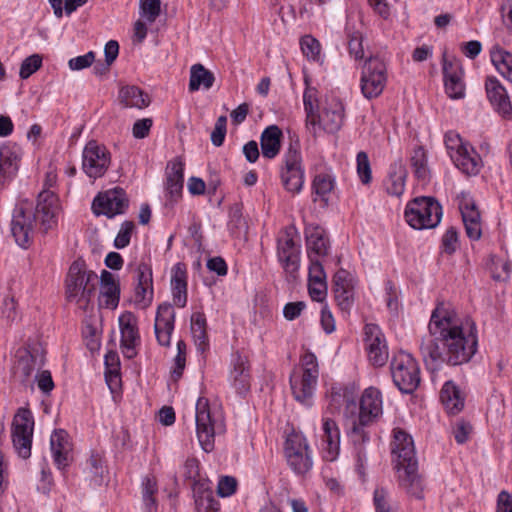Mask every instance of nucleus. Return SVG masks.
<instances>
[{
	"instance_id": "obj_1",
	"label": "nucleus",
	"mask_w": 512,
	"mask_h": 512,
	"mask_svg": "<svg viewBox=\"0 0 512 512\" xmlns=\"http://www.w3.org/2000/svg\"><path fill=\"white\" fill-rule=\"evenodd\" d=\"M477 345L476 324L466 334L456 313L444 303H438L430 317L428 334L420 345L427 368L435 371L445 363L453 366L466 363L476 353Z\"/></svg>"
},
{
	"instance_id": "obj_2",
	"label": "nucleus",
	"mask_w": 512,
	"mask_h": 512,
	"mask_svg": "<svg viewBox=\"0 0 512 512\" xmlns=\"http://www.w3.org/2000/svg\"><path fill=\"white\" fill-rule=\"evenodd\" d=\"M58 213V197L47 188L39 193L35 210L28 203L17 205L11 221V233L16 243L22 248H27L32 241L36 222L38 221L43 231L47 232L56 225Z\"/></svg>"
},
{
	"instance_id": "obj_3",
	"label": "nucleus",
	"mask_w": 512,
	"mask_h": 512,
	"mask_svg": "<svg viewBox=\"0 0 512 512\" xmlns=\"http://www.w3.org/2000/svg\"><path fill=\"white\" fill-rule=\"evenodd\" d=\"M391 452L399 473L400 485L416 498H422V480L418 474V462L412 436L402 428L393 429Z\"/></svg>"
},
{
	"instance_id": "obj_4",
	"label": "nucleus",
	"mask_w": 512,
	"mask_h": 512,
	"mask_svg": "<svg viewBox=\"0 0 512 512\" xmlns=\"http://www.w3.org/2000/svg\"><path fill=\"white\" fill-rule=\"evenodd\" d=\"M98 276L94 271L87 270L83 261H74L66 279V296L79 308L86 310L96 291Z\"/></svg>"
},
{
	"instance_id": "obj_5",
	"label": "nucleus",
	"mask_w": 512,
	"mask_h": 512,
	"mask_svg": "<svg viewBox=\"0 0 512 512\" xmlns=\"http://www.w3.org/2000/svg\"><path fill=\"white\" fill-rule=\"evenodd\" d=\"M318 377L317 358L312 352H306L301 357L300 367L290 375V387L296 401L307 407L312 405Z\"/></svg>"
},
{
	"instance_id": "obj_6",
	"label": "nucleus",
	"mask_w": 512,
	"mask_h": 512,
	"mask_svg": "<svg viewBox=\"0 0 512 512\" xmlns=\"http://www.w3.org/2000/svg\"><path fill=\"white\" fill-rule=\"evenodd\" d=\"M195 421L199 443L204 451L210 452L215 434L224 431L223 417L219 411L211 409L208 399L200 397L196 403Z\"/></svg>"
},
{
	"instance_id": "obj_7",
	"label": "nucleus",
	"mask_w": 512,
	"mask_h": 512,
	"mask_svg": "<svg viewBox=\"0 0 512 512\" xmlns=\"http://www.w3.org/2000/svg\"><path fill=\"white\" fill-rule=\"evenodd\" d=\"M442 207L433 197L421 196L409 201L405 219L414 229L435 228L441 221Z\"/></svg>"
},
{
	"instance_id": "obj_8",
	"label": "nucleus",
	"mask_w": 512,
	"mask_h": 512,
	"mask_svg": "<svg viewBox=\"0 0 512 512\" xmlns=\"http://www.w3.org/2000/svg\"><path fill=\"white\" fill-rule=\"evenodd\" d=\"M387 65L379 56H369L362 67L360 87L366 99L380 96L387 84Z\"/></svg>"
},
{
	"instance_id": "obj_9",
	"label": "nucleus",
	"mask_w": 512,
	"mask_h": 512,
	"mask_svg": "<svg viewBox=\"0 0 512 512\" xmlns=\"http://www.w3.org/2000/svg\"><path fill=\"white\" fill-rule=\"evenodd\" d=\"M447 152L455 164L467 176L478 175L480 168L477 153L473 147L463 143L460 135L455 131H448L444 136Z\"/></svg>"
},
{
	"instance_id": "obj_10",
	"label": "nucleus",
	"mask_w": 512,
	"mask_h": 512,
	"mask_svg": "<svg viewBox=\"0 0 512 512\" xmlns=\"http://www.w3.org/2000/svg\"><path fill=\"white\" fill-rule=\"evenodd\" d=\"M391 373L394 384L402 393H413L420 384L418 363L408 353L400 352L392 359Z\"/></svg>"
},
{
	"instance_id": "obj_11",
	"label": "nucleus",
	"mask_w": 512,
	"mask_h": 512,
	"mask_svg": "<svg viewBox=\"0 0 512 512\" xmlns=\"http://www.w3.org/2000/svg\"><path fill=\"white\" fill-rule=\"evenodd\" d=\"M280 178L287 192L298 194L302 190L304 184V169L298 143H291L284 153Z\"/></svg>"
},
{
	"instance_id": "obj_12",
	"label": "nucleus",
	"mask_w": 512,
	"mask_h": 512,
	"mask_svg": "<svg viewBox=\"0 0 512 512\" xmlns=\"http://www.w3.org/2000/svg\"><path fill=\"white\" fill-rule=\"evenodd\" d=\"M34 418L29 409L19 408L13 417L11 437L18 455L27 459L31 455Z\"/></svg>"
},
{
	"instance_id": "obj_13",
	"label": "nucleus",
	"mask_w": 512,
	"mask_h": 512,
	"mask_svg": "<svg viewBox=\"0 0 512 512\" xmlns=\"http://www.w3.org/2000/svg\"><path fill=\"white\" fill-rule=\"evenodd\" d=\"M299 235L294 226L282 230L277 239V256L284 271L295 278L300 267V246L296 243Z\"/></svg>"
},
{
	"instance_id": "obj_14",
	"label": "nucleus",
	"mask_w": 512,
	"mask_h": 512,
	"mask_svg": "<svg viewBox=\"0 0 512 512\" xmlns=\"http://www.w3.org/2000/svg\"><path fill=\"white\" fill-rule=\"evenodd\" d=\"M284 450L287 463L296 474L303 475L312 468L311 451L307 439L301 433H290Z\"/></svg>"
},
{
	"instance_id": "obj_15",
	"label": "nucleus",
	"mask_w": 512,
	"mask_h": 512,
	"mask_svg": "<svg viewBox=\"0 0 512 512\" xmlns=\"http://www.w3.org/2000/svg\"><path fill=\"white\" fill-rule=\"evenodd\" d=\"M111 162V155L108 149L95 140L89 141L82 153V169L90 178L102 177Z\"/></svg>"
},
{
	"instance_id": "obj_16",
	"label": "nucleus",
	"mask_w": 512,
	"mask_h": 512,
	"mask_svg": "<svg viewBox=\"0 0 512 512\" xmlns=\"http://www.w3.org/2000/svg\"><path fill=\"white\" fill-rule=\"evenodd\" d=\"M92 207L95 214H103L112 218L125 212L128 207V199L125 191L117 187L98 194Z\"/></svg>"
},
{
	"instance_id": "obj_17",
	"label": "nucleus",
	"mask_w": 512,
	"mask_h": 512,
	"mask_svg": "<svg viewBox=\"0 0 512 512\" xmlns=\"http://www.w3.org/2000/svg\"><path fill=\"white\" fill-rule=\"evenodd\" d=\"M317 132L321 129L328 133L337 132L344 122V106L339 98L326 96L318 112Z\"/></svg>"
},
{
	"instance_id": "obj_18",
	"label": "nucleus",
	"mask_w": 512,
	"mask_h": 512,
	"mask_svg": "<svg viewBox=\"0 0 512 512\" xmlns=\"http://www.w3.org/2000/svg\"><path fill=\"white\" fill-rule=\"evenodd\" d=\"M458 206L462 216L465 232L471 241L480 239V210L476 200L469 192L458 195Z\"/></svg>"
},
{
	"instance_id": "obj_19",
	"label": "nucleus",
	"mask_w": 512,
	"mask_h": 512,
	"mask_svg": "<svg viewBox=\"0 0 512 512\" xmlns=\"http://www.w3.org/2000/svg\"><path fill=\"white\" fill-rule=\"evenodd\" d=\"M366 349L369 361L381 367L386 364L389 354L386 339L380 327L376 324H366L364 328Z\"/></svg>"
},
{
	"instance_id": "obj_20",
	"label": "nucleus",
	"mask_w": 512,
	"mask_h": 512,
	"mask_svg": "<svg viewBox=\"0 0 512 512\" xmlns=\"http://www.w3.org/2000/svg\"><path fill=\"white\" fill-rule=\"evenodd\" d=\"M443 76L447 95L452 99H460L464 96L465 86L462 81L463 71L460 60L449 57L443 53Z\"/></svg>"
},
{
	"instance_id": "obj_21",
	"label": "nucleus",
	"mask_w": 512,
	"mask_h": 512,
	"mask_svg": "<svg viewBox=\"0 0 512 512\" xmlns=\"http://www.w3.org/2000/svg\"><path fill=\"white\" fill-rule=\"evenodd\" d=\"M229 381L239 395H245L250 390L249 360L246 355L239 351L232 354Z\"/></svg>"
},
{
	"instance_id": "obj_22",
	"label": "nucleus",
	"mask_w": 512,
	"mask_h": 512,
	"mask_svg": "<svg viewBox=\"0 0 512 512\" xmlns=\"http://www.w3.org/2000/svg\"><path fill=\"white\" fill-rule=\"evenodd\" d=\"M487 98L494 110L505 119L512 118V106L504 86L495 77H487L485 81Z\"/></svg>"
},
{
	"instance_id": "obj_23",
	"label": "nucleus",
	"mask_w": 512,
	"mask_h": 512,
	"mask_svg": "<svg viewBox=\"0 0 512 512\" xmlns=\"http://www.w3.org/2000/svg\"><path fill=\"white\" fill-rule=\"evenodd\" d=\"M175 311L171 304L163 303L158 306L154 330L157 341L162 346H170L171 334L174 330Z\"/></svg>"
},
{
	"instance_id": "obj_24",
	"label": "nucleus",
	"mask_w": 512,
	"mask_h": 512,
	"mask_svg": "<svg viewBox=\"0 0 512 512\" xmlns=\"http://www.w3.org/2000/svg\"><path fill=\"white\" fill-rule=\"evenodd\" d=\"M359 410L357 419L364 424H372L382 415L381 392L374 387L365 389L360 400Z\"/></svg>"
},
{
	"instance_id": "obj_25",
	"label": "nucleus",
	"mask_w": 512,
	"mask_h": 512,
	"mask_svg": "<svg viewBox=\"0 0 512 512\" xmlns=\"http://www.w3.org/2000/svg\"><path fill=\"white\" fill-rule=\"evenodd\" d=\"M321 453L324 460L332 462L337 459L340 451V431L336 422L324 418L322 423Z\"/></svg>"
},
{
	"instance_id": "obj_26",
	"label": "nucleus",
	"mask_w": 512,
	"mask_h": 512,
	"mask_svg": "<svg viewBox=\"0 0 512 512\" xmlns=\"http://www.w3.org/2000/svg\"><path fill=\"white\" fill-rule=\"evenodd\" d=\"M136 286L134 291V303L144 309L153 299L152 271L146 263H140L136 269Z\"/></svg>"
},
{
	"instance_id": "obj_27",
	"label": "nucleus",
	"mask_w": 512,
	"mask_h": 512,
	"mask_svg": "<svg viewBox=\"0 0 512 512\" xmlns=\"http://www.w3.org/2000/svg\"><path fill=\"white\" fill-rule=\"evenodd\" d=\"M21 149L16 144H6L0 147V182L11 180L19 169Z\"/></svg>"
},
{
	"instance_id": "obj_28",
	"label": "nucleus",
	"mask_w": 512,
	"mask_h": 512,
	"mask_svg": "<svg viewBox=\"0 0 512 512\" xmlns=\"http://www.w3.org/2000/svg\"><path fill=\"white\" fill-rule=\"evenodd\" d=\"M51 453L58 469H64L69 465L71 443L66 431L55 430L50 437Z\"/></svg>"
},
{
	"instance_id": "obj_29",
	"label": "nucleus",
	"mask_w": 512,
	"mask_h": 512,
	"mask_svg": "<svg viewBox=\"0 0 512 512\" xmlns=\"http://www.w3.org/2000/svg\"><path fill=\"white\" fill-rule=\"evenodd\" d=\"M184 182V163L181 159H173L167 166L166 191L171 203L181 197Z\"/></svg>"
},
{
	"instance_id": "obj_30",
	"label": "nucleus",
	"mask_w": 512,
	"mask_h": 512,
	"mask_svg": "<svg viewBox=\"0 0 512 512\" xmlns=\"http://www.w3.org/2000/svg\"><path fill=\"white\" fill-rule=\"evenodd\" d=\"M120 287L112 273L102 270L100 276V305L115 309L119 304Z\"/></svg>"
},
{
	"instance_id": "obj_31",
	"label": "nucleus",
	"mask_w": 512,
	"mask_h": 512,
	"mask_svg": "<svg viewBox=\"0 0 512 512\" xmlns=\"http://www.w3.org/2000/svg\"><path fill=\"white\" fill-rule=\"evenodd\" d=\"M306 242L308 258L314 256L318 259L328 254L329 241L324 230L319 226H310L306 229Z\"/></svg>"
},
{
	"instance_id": "obj_32",
	"label": "nucleus",
	"mask_w": 512,
	"mask_h": 512,
	"mask_svg": "<svg viewBox=\"0 0 512 512\" xmlns=\"http://www.w3.org/2000/svg\"><path fill=\"white\" fill-rule=\"evenodd\" d=\"M406 177L407 171L402 161L393 163L383 183L386 192L391 196L400 197L405 190Z\"/></svg>"
},
{
	"instance_id": "obj_33",
	"label": "nucleus",
	"mask_w": 512,
	"mask_h": 512,
	"mask_svg": "<svg viewBox=\"0 0 512 512\" xmlns=\"http://www.w3.org/2000/svg\"><path fill=\"white\" fill-rule=\"evenodd\" d=\"M171 286L174 304L178 307H185L187 303V272L181 263H177L172 269Z\"/></svg>"
},
{
	"instance_id": "obj_34",
	"label": "nucleus",
	"mask_w": 512,
	"mask_h": 512,
	"mask_svg": "<svg viewBox=\"0 0 512 512\" xmlns=\"http://www.w3.org/2000/svg\"><path fill=\"white\" fill-rule=\"evenodd\" d=\"M283 134L276 125L268 126L261 134L260 145L263 157L267 159L275 158L280 152L281 138Z\"/></svg>"
},
{
	"instance_id": "obj_35",
	"label": "nucleus",
	"mask_w": 512,
	"mask_h": 512,
	"mask_svg": "<svg viewBox=\"0 0 512 512\" xmlns=\"http://www.w3.org/2000/svg\"><path fill=\"white\" fill-rule=\"evenodd\" d=\"M409 163L418 181L427 183L430 180L431 171L428 165V153L424 147L416 146L412 149Z\"/></svg>"
},
{
	"instance_id": "obj_36",
	"label": "nucleus",
	"mask_w": 512,
	"mask_h": 512,
	"mask_svg": "<svg viewBox=\"0 0 512 512\" xmlns=\"http://www.w3.org/2000/svg\"><path fill=\"white\" fill-rule=\"evenodd\" d=\"M440 400L448 414H458L464 407V398L452 381H447L441 391Z\"/></svg>"
},
{
	"instance_id": "obj_37",
	"label": "nucleus",
	"mask_w": 512,
	"mask_h": 512,
	"mask_svg": "<svg viewBox=\"0 0 512 512\" xmlns=\"http://www.w3.org/2000/svg\"><path fill=\"white\" fill-rule=\"evenodd\" d=\"M119 101L125 108L143 109L149 106L150 98L137 86H124L119 91Z\"/></svg>"
},
{
	"instance_id": "obj_38",
	"label": "nucleus",
	"mask_w": 512,
	"mask_h": 512,
	"mask_svg": "<svg viewBox=\"0 0 512 512\" xmlns=\"http://www.w3.org/2000/svg\"><path fill=\"white\" fill-rule=\"evenodd\" d=\"M369 425L370 424H364L360 419L355 418L348 426L347 435L355 447L356 455L359 461L365 457L364 445L370 439L369 433L366 430Z\"/></svg>"
},
{
	"instance_id": "obj_39",
	"label": "nucleus",
	"mask_w": 512,
	"mask_h": 512,
	"mask_svg": "<svg viewBox=\"0 0 512 512\" xmlns=\"http://www.w3.org/2000/svg\"><path fill=\"white\" fill-rule=\"evenodd\" d=\"M317 91L314 88L306 87L303 94V104L306 113V128L314 136L317 135L318 105L316 98Z\"/></svg>"
},
{
	"instance_id": "obj_40",
	"label": "nucleus",
	"mask_w": 512,
	"mask_h": 512,
	"mask_svg": "<svg viewBox=\"0 0 512 512\" xmlns=\"http://www.w3.org/2000/svg\"><path fill=\"white\" fill-rule=\"evenodd\" d=\"M121 343L139 344L140 335L137 326V318L132 312H125L119 317Z\"/></svg>"
},
{
	"instance_id": "obj_41",
	"label": "nucleus",
	"mask_w": 512,
	"mask_h": 512,
	"mask_svg": "<svg viewBox=\"0 0 512 512\" xmlns=\"http://www.w3.org/2000/svg\"><path fill=\"white\" fill-rule=\"evenodd\" d=\"M191 333L197 349L204 352L209 347L206 332V317L202 312H196L191 316Z\"/></svg>"
},
{
	"instance_id": "obj_42",
	"label": "nucleus",
	"mask_w": 512,
	"mask_h": 512,
	"mask_svg": "<svg viewBox=\"0 0 512 512\" xmlns=\"http://www.w3.org/2000/svg\"><path fill=\"white\" fill-rule=\"evenodd\" d=\"M335 186V177L330 171H322L315 175L312 183L313 191L327 204L328 198Z\"/></svg>"
},
{
	"instance_id": "obj_43",
	"label": "nucleus",
	"mask_w": 512,
	"mask_h": 512,
	"mask_svg": "<svg viewBox=\"0 0 512 512\" xmlns=\"http://www.w3.org/2000/svg\"><path fill=\"white\" fill-rule=\"evenodd\" d=\"M214 75L212 72L207 70L202 64H195L191 67L189 90L197 91L203 86L205 89H209L213 86Z\"/></svg>"
},
{
	"instance_id": "obj_44",
	"label": "nucleus",
	"mask_w": 512,
	"mask_h": 512,
	"mask_svg": "<svg viewBox=\"0 0 512 512\" xmlns=\"http://www.w3.org/2000/svg\"><path fill=\"white\" fill-rule=\"evenodd\" d=\"M487 270L493 280L505 282L510 276V262L495 255H492L487 262Z\"/></svg>"
},
{
	"instance_id": "obj_45",
	"label": "nucleus",
	"mask_w": 512,
	"mask_h": 512,
	"mask_svg": "<svg viewBox=\"0 0 512 512\" xmlns=\"http://www.w3.org/2000/svg\"><path fill=\"white\" fill-rule=\"evenodd\" d=\"M193 495L196 507L216 500L211 489V482L205 478H198L194 480Z\"/></svg>"
},
{
	"instance_id": "obj_46",
	"label": "nucleus",
	"mask_w": 512,
	"mask_h": 512,
	"mask_svg": "<svg viewBox=\"0 0 512 512\" xmlns=\"http://www.w3.org/2000/svg\"><path fill=\"white\" fill-rule=\"evenodd\" d=\"M346 35L348 38V51L355 61H362L364 59L363 37L361 32L350 27L349 23L346 26Z\"/></svg>"
},
{
	"instance_id": "obj_47",
	"label": "nucleus",
	"mask_w": 512,
	"mask_h": 512,
	"mask_svg": "<svg viewBox=\"0 0 512 512\" xmlns=\"http://www.w3.org/2000/svg\"><path fill=\"white\" fill-rule=\"evenodd\" d=\"M87 468L91 474V482L96 486L102 485L107 474V468L102 457L98 454H92L87 461Z\"/></svg>"
},
{
	"instance_id": "obj_48",
	"label": "nucleus",
	"mask_w": 512,
	"mask_h": 512,
	"mask_svg": "<svg viewBox=\"0 0 512 512\" xmlns=\"http://www.w3.org/2000/svg\"><path fill=\"white\" fill-rule=\"evenodd\" d=\"M157 492L154 480L146 477L142 483V497L148 512L156 511L155 493Z\"/></svg>"
},
{
	"instance_id": "obj_49",
	"label": "nucleus",
	"mask_w": 512,
	"mask_h": 512,
	"mask_svg": "<svg viewBox=\"0 0 512 512\" xmlns=\"http://www.w3.org/2000/svg\"><path fill=\"white\" fill-rule=\"evenodd\" d=\"M303 54L310 60H318L320 56L321 45L317 39L311 35H305L300 41Z\"/></svg>"
},
{
	"instance_id": "obj_50",
	"label": "nucleus",
	"mask_w": 512,
	"mask_h": 512,
	"mask_svg": "<svg viewBox=\"0 0 512 512\" xmlns=\"http://www.w3.org/2000/svg\"><path fill=\"white\" fill-rule=\"evenodd\" d=\"M161 11L160 0H141L140 1V13L150 23H153L159 16Z\"/></svg>"
},
{
	"instance_id": "obj_51",
	"label": "nucleus",
	"mask_w": 512,
	"mask_h": 512,
	"mask_svg": "<svg viewBox=\"0 0 512 512\" xmlns=\"http://www.w3.org/2000/svg\"><path fill=\"white\" fill-rule=\"evenodd\" d=\"M357 173L363 184L370 183L372 179L371 166L366 152L360 151L357 154Z\"/></svg>"
},
{
	"instance_id": "obj_52",
	"label": "nucleus",
	"mask_w": 512,
	"mask_h": 512,
	"mask_svg": "<svg viewBox=\"0 0 512 512\" xmlns=\"http://www.w3.org/2000/svg\"><path fill=\"white\" fill-rule=\"evenodd\" d=\"M308 269V283L327 282L326 273L320 259L310 255Z\"/></svg>"
},
{
	"instance_id": "obj_53",
	"label": "nucleus",
	"mask_w": 512,
	"mask_h": 512,
	"mask_svg": "<svg viewBox=\"0 0 512 512\" xmlns=\"http://www.w3.org/2000/svg\"><path fill=\"white\" fill-rule=\"evenodd\" d=\"M333 287L339 290H354L355 280L353 275L345 269H339L333 277Z\"/></svg>"
},
{
	"instance_id": "obj_54",
	"label": "nucleus",
	"mask_w": 512,
	"mask_h": 512,
	"mask_svg": "<svg viewBox=\"0 0 512 512\" xmlns=\"http://www.w3.org/2000/svg\"><path fill=\"white\" fill-rule=\"evenodd\" d=\"M42 65V58L38 54H33L27 57L20 66L19 76L22 79L29 78L35 73Z\"/></svg>"
},
{
	"instance_id": "obj_55",
	"label": "nucleus",
	"mask_w": 512,
	"mask_h": 512,
	"mask_svg": "<svg viewBox=\"0 0 512 512\" xmlns=\"http://www.w3.org/2000/svg\"><path fill=\"white\" fill-rule=\"evenodd\" d=\"M490 59L492 64L500 73L506 64L512 59V54L496 45L490 50Z\"/></svg>"
},
{
	"instance_id": "obj_56",
	"label": "nucleus",
	"mask_w": 512,
	"mask_h": 512,
	"mask_svg": "<svg viewBox=\"0 0 512 512\" xmlns=\"http://www.w3.org/2000/svg\"><path fill=\"white\" fill-rule=\"evenodd\" d=\"M441 246L443 252L453 254L458 248V232L455 227L448 228L442 236Z\"/></svg>"
},
{
	"instance_id": "obj_57",
	"label": "nucleus",
	"mask_w": 512,
	"mask_h": 512,
	"mask_svg": "<svg viewBox=\"0 0 512 512\" xmlns=\"http://www.w3.org/2000/svg\"><path fill=\"white\" fill-rule=\"evenodd\" d=\"M227 131V117L222 115L216 120L214 129L211 133V142L214 146L220 147L226 136Z\"/></svg>"
},
{
	"instance_id": "obj_58",
	"label": "nucleus",
	"mask_w": 512,
	"mask_h": 512,
	"mask_svg": "<svg viewBox=\"0 0 512 512\" xmlns=\"http://www.w3.org/2000/svg\"><path fill=\"white\" fill-rule=\"evenodd\" d=\"M134 229V223L131 221H125L122 223L120 230L114 240V246L118 249L125 248L129 245L131 234Z\"/></svg>"
},
{
	"instance_id": "obj_59",
	"label": "nucleus",
	"mask_w": 512,
	"mask_h": 512,
	"mask_svg": "<svg viewBox=\"0 0 512 512\" xmlns=\"http://www.w3.org/2000/svg\"><path fill=\"white\" fill-rule=\"evenodd\" d=\"M237 480L232 476H222L217 485V494L220 497H229L236 492Z\"/></svg>"
},
{
	"instance_id": "obj_60",
	"label": "nucleus",
	"mask_w": 512,
	"mask_h": 512,
	"mask_svg": "<svg viewBox=\"0 0 512 512\" xmlns=\"http://www.w3.org/2000/svg\"><path fill=\"white\" fill-rule=\"evenodd\" d=\"M472 432V426L469 422L461 419L455 423L453 434L458 444L465 443Z\"/></svg>"
},
{
	"instance_id": "obj_61",
	"label": "nucleus",
	"mask_w": 512,
	"mask_h": 512,
	"mask_svg": "<svg viewBox=\"0 0 512 512\" xmlns=\"http://www.w3.org/2000/svg\"><path fill=\"white\" fill-rule=\"evenodd\" d=\"M335 299L342 311H349L354 303V290L334 289Z\"/></svg>"
},
{
	"instance_id": "obj_62",
	"label": "nucleus",
	"mask_w": 512,
	"mask_h": 512,
	"mask_svg": "<svg viewBox=\"0 0 512 512\" xmlns=\"http://www.w3.org/2000/svg\"><path fill=\"white\" fill-rule=\"evenodd\" d=\"M95 60V54L93 51H89L88 53L77 56L75 58H71L68 62V66L71 70H82L90 67Z\"/></svg>"
},
{
	"instance_id": "obj_63",
	"label": "nucleus",
	"mask_w": 512,
	"mask_h": 512,
	"mask_svg": "<svg viewBox=\"0 0 512 512\" xmlns=\"http://www.w3.org/2000/svg\"><path fill=\"white\" fill-rule=\"evenodd\" d=\"M2 316L13 322L18 318L17 305L12 297H5L0 306Z\"/></svg>"
},
{
	"instance_id": "obj_64",
	"label": "nucleus",
	"mask_w": 512,
	"mask_h": 512,
	"mask_svg": "<svg viewBox=\"0 0 512 512\" xmlns=\"http://www.w3.org/2000/svg\"><path fill=\"white\" fill-rule=\"evenodd\" d=\"M373 501L376 512H392L387 502V491L384 488L375 489Z\"/></svg>"
}]
</instances>
